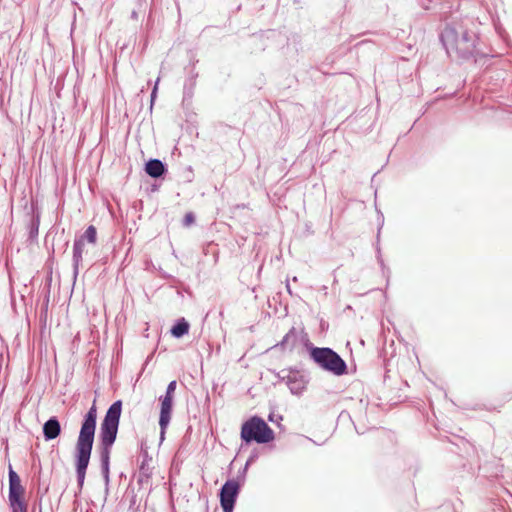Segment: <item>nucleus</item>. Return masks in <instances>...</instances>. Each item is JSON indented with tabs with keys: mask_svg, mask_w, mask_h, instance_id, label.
<instances>
[{
	"mask_svg": "<svg viewBox=\"0 0 512 512\" xmlns=\"http://www.w3.org/2000/svg\"><path fill=\"white\" fill-rule=\"evenodd\" d=\"M309 356L322 370L335 376H343L348 373L346 362L332 348L310 345Z\"/></svg>",
	"mask_w": 512,
	"mask_h": 512,
	"instance_id": "20e7f679",
	"label": "nucleus"
},
{
	"mask_svg": "<svg viewBox=\"0 0 512 512\" xmlns=\"http://www.w3.org/2000/svg\"><path fill=\"white\" fill-rule=\"evenodd\" d=\"M257 459H258V453H257L256 451H253V452L249 455V457H248V459H247L246 463H247V465H251V464H252V463H254Z\"/></svg>",
	"mask_w": 512,
	"mask_h": 512,
	"instance_id": "bb28decb",
	"label": "nucleus"
},
{
	"mask_svg": "<svg viewBox=\"0 0 512 512\" xmlns=\"http://www.w3.org/2000/svg\"><path fill=\"white\" fill-rule=\"evenodd\" d=\"M440 41L450 58L468 60L478 54V36L463 22L448 24L440 34Z\"/></svg>",
	"mask_w": 512,
	"mask_h": 512,
	"instance_id": "7ed1b4c3",
	"label": "nucleus"
},
{
	"mask_svg": "<svg viewBox=\"0 0 512 512\" xmlns=\"http://www.w3.org/2000/svg\"><path fill=\"white\" fill-rule=\"evenodd\" d=\"M240 491L241 483L235 479H229L221 486L219 499L223 512H233Z\"/></svg>",
	"mask_w": 512,
	"mask_h": 512,
	"instance_id": "0eeeda50",
	"label": "nucleus"
},
{
	"mask_svg": "<svg viewBox=\"0 0 512 512\" xmlns=\"http://www.w3.org/2000/svg\"><path fill=\"white\" fill-rule=\"evenodd\" d=\"M288 373H289V368H284L278 372H274L275 374V377L280 381V382H287V376H288Z\"/></svg>",
	"mask_w": 512,
	"mask_h": 512,
	"instance_id": "412c9836",
	"label": "nucleus"
},
{
	"mask_svg": "<svg viewBox=\"0 0 512 512\" xmlns=\"http://www.w3.org/2000/svg\"><path fill=\"white\" fill-rule=\"evenodd\" d=\"M189 329V322L182 317L175 321V323L170 329V333L174 338L179 339L182 338L184 335L188 334Z\"/></svg>",
	"mask_w": 512,
	"mask_h": 512,
	"instance_id": "4468645a",
	"label": "nucleus"
},
{
	"mask_svg": "<svg viewBox=\"0 0 512 512\" xmlns=\"http://www.w3.org/2000/svg\"><path fill=\"white\" fill-rule=\"evenodd\" d=\"M283 419L282 415H276L274 412L269 413L268 421L275 423Z\"/></svg>",
	"mask_w": 512,
	"mask_h": 512,
	"instance_id": "a878e982",
	"label": "nucleus"
},
{
	"mask_svg": "<svg viewBox=\"0 0 512 512\" xmlns=\"http://www.w3.org/2000/svg\"><path fill=\"white\" fill-rule=\"evenodd\" d=\"M376 258H377V261L382 269V273L384 276L386 277H389L390 275V270L388 267H386L385 263H384V260L382 258V255H381V248L379 246V243L376 244Z\"/></svg>",
	"mask_w": 512,
	"mask_h": 512,
	"instance_id": "6ab92c4d",
	"label": "nucleus"
},
{
	"mask_svg": "<svg viewBox=\"0 0 512 512\" xmlns=\"http://www.w3.org/2000/svg\"><path fill=\"white\" fill-rule=\"evenodd\" d=\"M173 400H174L173 397H169L166 395L160 397L161 407H160V415H159V426H160L161 438L164 437L166 429L171 420V415H172V410H173Z\"/></svg>",
	"mask_w": 512,
	"mask_h": 512,
	"instance_id": "1a4fd4ad",
	"label": "nucleus"
},
{
	"mask_svg": "<svg viewBox=\"0 0 512 512\" xmlns=\"http://www.w3.org/2000/svg\"><path fill=\"white\" fill-rule=\"evenodd\" d=\"M84 249L83 239L76 238L73 243V274L77 277L79 272V266L82 262V254Z\"/></svg>",
	"mask_w": 512,
	"mask_h": 512,
	"instance_id": "ddd939ff",
	"label": "nucleus"
},
{
	"mask_svg": "<svg viewBox=\"0 0 512 512\" xmlns=\"http://www.w3.org/2000/svg\"><path fill=\"white\" fill-rule=\"evenodd\" d=\"M9 491L8 502L11 512H28V504L24 499L25 488L21 484V479L12 466L8 470Z\"/></svg>",
	"mask_w": 512,
	"mask_h": 512,
	"instance_id": "423d86ee",
	"label": "nucleus"
},
{
	"mask_svg": "<svg viewBox=\"0 0 512 512\" xmlns=\"http://www.w3.org/2000/svg\"><path fill=\"white\" fill-rule=\"evenodd\" d=\"M286 288H287V291L289 292V294H292L289 283L286 284Z\"/></svg>",
	"mask_w": 512,
	"mask_h": 512,
	"instance_id": "cd10ccee",
	"label": "nucleus"
},
{
	"mask_svg": "<svg viewBox=\"0 0 512 512\" xmlns=\"http://www.w3.org/2000/svg\"><path fill=\"white\" fill-rule=\"evenodd\" d=\"M176 386H177V383L175 380L169 382V384L167 385V388H166L165 395L174 398Z\"/></svg>",
	"mask_w": 512,
	"mask_h": 512,
	"instance_id": "393cba45",
	"label": "nucleus"
},
{
	"mask_svg": "<svg viewBox=\"0 0 512 512\" xmlns=\"http://www.w3.org/2000/svg\"><path fill=\"white\" fill-rule=\"evenodd\" d=\"M79 239H83V242L87 241L88 243L95 244L97 240V230L95 226L90 225L86 228L85 232L78 237Z\"/></svg>",
	"mask_w": 512,
	"mask_h": 512,
	"instance_id": "f3484780",
	"label": "nucleus"
},
{
	"mask_svg": "<svg viewBox=\"0 0 512 512\" xmlns=\"http://www.w3.org/2000/svg\"><path fill=\"white\" fill-rule=\"evenodd\" d=\"M240 437L246 444H267L275 439V433L263 418L255 415L242 424Z\"/></svg>",
	"mask_w": 512,
	"mask_h": 512,
	"instance_id": "39448f33",
	"label": "nucleus"
},
{
	"mask_svg": "<svg viewBox=\"0 0 512 512\" xmlns=\"http://www.w3.org/2000/svg\"><path fill=\"white\" fill-rule=\"evenodd\" d=\"M151 474H152L151 470H150L148 464L146 463V460H143L141 465H140L139 474H138V477H137L138 484L140 486H142L144 484H147L149 482Z\"/></svg>",
	"mask_w": 512,
	"mask_h": 512,
	"instance_id": "2eb2a0df",
	"label": "nucleus"
},
{
	"mask_svg": "<svg viewBox=\"0 0 512 512\" xmlns=\"http://www.w3.org/2000/svg\"><path fill=\"white\" fill-rule=\"evenodd\" d=\"M194 86H195V81L193 78H190L184 84V88H183V101L184 102L186 100H190L192 98L193 92H194Z\"/></svg>",
	"mask_w": 512,
	"mask_h": 512,
	"instance_id": "a211bd4d",
	"label": "nucleus"
},
{
	"mask_svg": "<svg viewBox=\"0 0 512 512\" xmlns=\"http://www.w3.org/2000/svg\"><path fill=\"white\" fill-rule=\"evenodd\" d=\"M309 382V374L302 369L290 367L286 385L293 395H301Z\"/></svg>",
	"mask_w": 512,
	"mask_h": 512,
	"instance_id": "6e6552de",
	"label": "nucleus"
},
{
	"mask_svg": "<svg viewBox=\"0 0 512 512\" xmlns=\"http://www.w3.org/2000/svg\"><path fill=\"white\" fill-rule=\"evenodd\" d=\"M300 339V331H297L295 327H292L283 337V339L277 343L272 349L281 348L282 350L292 351Z\"/></svg>",
	"mask_w": 512,
	"mask_h": 512,
	"instance_id": "f8f14e48",
	"label": "nucleus"
},
{
	"mask_svg": "<svg viewBox=\"0 0 512 512\" xmlns=\"http://www.w3.org/2000/svg\"><path fill=\"white\" fill-rule=\"evenodd\" d=\"M250 465H247V463H245L244 467L239 470L238 472V475H237V481L241 483V485L245 482V478H246V473H247V470H248V467Z\"/></svg>",
	"mask_w": 512,
	"mask_h": 512,
	"instance_id": "b1692460",
	"label": "nucleus"
},
{
	"mask_svg": "<svg viewBox=\"0 0 512 512\" xmlns=\"http://www.w3.org/2000/svg\"><path fill=\"white\" fill-rule=\"evenodd\" d=\"M39 225H40V214L34 213L30 219L29 224H28L29 238L31 240L37 238L38 232H39Z\"/></svg>",
	"mask_w": 512,
	"mask_h": 512,
	"instance_id": "dca6fc26",
	"label": "nucleus"
},
{
	"mask_svg": "<svg viewBox=\"0 0 512 512\" xmlns=\"http://www.w3.org/2000/svg\"><path fill=\"white\" fill-rule=\"evenodd\" d=\"M380 231H381V226L378 228L377 239H379Z\"/></svg>",
	"mask_w": 512,
	"mask_h": 512,
	"instance_id": "c85d7f7f",
	"label": "nucleus"
},
{
	"mask_svg": "<svg viewBox=\"0 0 512 512\" xmlns=\"http://www.w3.org/2000/svg\"><path fill=\"white\" fill-rule=\"evenodd\" d=\"M299 342H302L307 350L309 351V347L310 345H313L310 340H309V337H308V334L304 331V329H301L300 330V339H299Z\"/></svg>",
	"mask_w": 512,
	"mask_h": 512,
	"instance_id": "4be33fe9",
	"label": "nucleus"
},
{
	"mask_svg": "<svg viewBox=\"0 0 512 512\" xmlns=\"http://www.w3.org/2000/svg\"><path fill=\"white\" fill-rule=\"evenodd\" d=\"M68 246H69V241H65V243H64V247H65V249H66Z\"/></svg>",
	"mask_w": 512,
	"mask_h": 512,
	"instance_id": "c756f323",
	"label": "nucleus"
},
{
	"mask_svg": "<svg viewBox=\"0 0 512 512\" xmlns=\"http://www.w3.org/2000/svg\"><path fill=\"white\" fill-rule=\"evenodd\" d=\"M121 413L122 401L117 400L109 406L100 424L98 449L100 456L101 474L106 488L110 482V454L112 447L117 439Z\"/></svg>",
	"mask_w": 512,
	"mask_h": 512,
	"instance_id": "f03ea898",
	"label": "nucleus"
},
{
	"mask_svg": "<svg viewBox=\"0 0 512 512\" xmlns=\"http://www.w3.org/2000/svg\"><path fill=\"white\" fill-rule=\"evenodd\" d=\"M357 434H362L363 432H360L357 427H355Z\"/></svg>",
	"mask_w": 512,
	"mask_h": 512,
	"instance_id": "7c9ffc66",
	"label": "nucleus"
},
{
	"mask_svg": "<svg viewBox=\"0 0 512 512\" xmlns=\"http://www.w3.org/2000/svg\"><path fill=\"white\" fill-rule=\"evenodd\" d=\"M159 81H160V79L157 78V80L155 82V85H154V87H153V89L151 91V94H150V110H152L154 102H155V100L157 98Z\"/></svg>",
	"mask_w": 512,
	"mask_h": 512,
	"instance_id": "aec40b11",
	"label": "nucleus"
},
{
	"mask_svg": "<svg viewBox=\"0 0 512 512\" xmlns=\"http://www.w3.org/2000/svg\"><path fill=\"white\" fill-rule=\"evenodd\" d=\"M97 425V408L95 402L84 415L75 447V471L79 492L82 490L87 468L89 466L95 431Z\"/></svg>",
	"mask_w": 512,
	"mask_h": 512,
	"instance_id": "f257e3e1",
	"label": "nucleus"
},
{
	"mask_svg": "<svg viewBox=\"0 0 512 512\" xmlns=\"http://www.w3.org/2000/svg\"><path fill=\"white\" fill-rule=\"evenodd\" d=\"M43 436L46 441L56 439L61 434V424L56 416H51L42 427Z\"/></svg>",
	"mask_w": 512,
	"mask_h": 512,
	"instance_id": "9b49d317",
	"label": "nucleus"
},
{
	"mask_svg": "<svg viewBox=\"0 0 512 512\" xmlns=\"http://www.w3.org/2000/svg\"><path fill=\"white\" fill-rule=\"evenodd\" d=\"M194 222H195V215L192 212L186 213L183 218V226L189 227Z\"/></svg>",
	"mask_w": 512,
	"mask_h": 512,
	"instance_id": "5701e85b",
	"label": "nucleus"
},
{
	"mask_svg": "<svg viewBox=\"0 0 512 512\" xmlns=\"http://www.w3.org/2000/svg\"><path fill=\"white\" fill-rule=\"evenodd\" d=\"M144 171L151 178L158 179L163 178L167 174L168 168L166 163L160 159L151 158L145 163Z\"/></svg>",
	"mask_w": 512,
	"mask_h": 512,
	"instance_id": "9d476101",
	"label": "nucleus"
}]
</instances>
